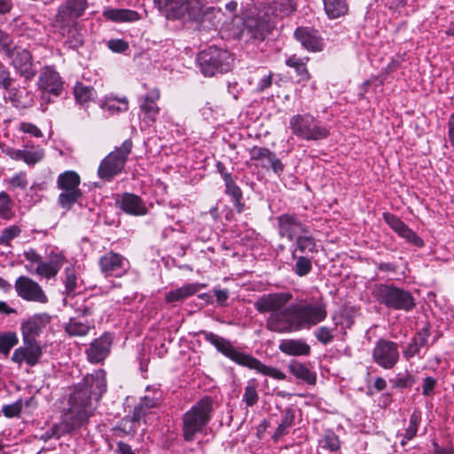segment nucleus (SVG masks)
Returning <instances> with one entry per match:
<instances>
[{
  "label": "nucleus",
  "instance_id": "bf43d9fd",
  "mask_svg": "<svg viewBox=\"0 0 454 454\" xmlns=\"http://www.w3.org/2000/svg\"><path fill=\"white\" fill-rule=\"evenodd\" d=\"M74 310L79 317H88L94 314L96 308L90 300H84L81 304L75 303Z\"/></svg>",
  "mask_w": 454,
  "mask_h": 454
},
{
  "label": "nucleus",
  "instance_id": "423d86ee",
  "mask_svg": "<svg viewBox=\"0 0 454 454\" xmlns=\"http://www.w3.org/2000/svg\"><path fill=\"white\" fill-rule=\"evenodd\" d=\"M213 402L210 397L200 399L183 417V435L186 442H192L211 419Z\"/></svg>",
  "mask_w": 454,
  "mask_h": 454
},
{
  "label": "nucleus",
  "instance_id": "c03bdc74",
  "mask_svg": "<svg viewBox=\"0 0 454 454\" xmlns=\"http://www.w3.org/2000/svg\"><path fill=\"white\" fill-rule=\"evenodd\" d=\"M101 107L111 114H118L126 112L129 109V103L126 98L121 99L108 98L102 103Z\"/></svg>",
  "mask_w": 454,
  "mask_h": 454
},
{
  "label": "nucleus",
  "instance_id": "864d4df0",
  "mask_svg": "<svg viewBox=\"0 0 454 454\" xmlns=\"http://www.w3.org/2000/svg\"><path fill=\"white\" fill-rule=\"evenodd\" d=\"M322 448L330 451H337L340 448V442L338 435L332 430H327L320 440Z\"/></svg>",
  "mask_w": 454,
  "mask_h": 454
},
{
  "label": "nucleus",
  "instance_id": "4468645a",
  "mask_svg": "<svg viewBox=\"0 0 454 454\" xmlns=\"http://www.w3.org/2000/svg\"><path fill=\"white\" fill-rule=\"evenodd\" d=\"M88 8L87 0H67L58 9L55 16V26L77 25V20Z\"/></svg>",
  "mask_w": 454,
  "mask_h": 454
},
{
  "label": "nucleus",
  "instance_id": "13d9d810",
  "mask_svg": "<svg viewBox=\"0 0 454 454\" xmlns=\"http://www.w3.org/2000/svg\"><path fill=\"white\" fill-rule=\"evenodd\" d=\"M8 184L12 189H26L28 185L27 173L23 171L17 173L8 180Z\"/></svg>",
  "mask_w": 454,
  "mask_h": 454
},
{
  "label": "nucleus",
  "instance_id": "2eb2a0df",
  "mask_svg": "<svg viewBox=\"0 0 454 454\" xmlns=\"http://www.w3.org/2000/svg\"><path fill=\"white\" fill-rule=\"evenodd\" d=\"M17 294L25 301L45 304L48 297L42 286L32 278L20 276L14 285Z\"/></svg>",
  "mask_w": 454,
  "mask_h": 454
},
{
  "label": "nucleus",
  "instance_id": "338daca9",
  "mask_svg": "<svg viewBox=\"0 0 454 454\" xmlns=\"http://www.w3.org/2000/svg\"><path fill=\"white\" fill-rule=\"evenodd\" d=\"M148 411H149L142 404V403L139 402V403L135 406L130 417L133 420L138 423L143 418L146 416Z\"/></svg>",
  "mask_w": 454,
  "mask_h": 454
},
{
  "label": "nucleus",
  "instance_id": "8fccbe9b",
  "mask_svg": "<svg viewBox=\"0 0 454 454\" xmlns=\"http://www.w3.org/2000/svg\"><path fill=\"white\" fill-rule=\"evenodd\" d=\"M393 388H409L416 382L415 377L409 372H400L395 377L390 380Z\"/></svg>",
  "mask_w": 454,
  "mask_h": 454
},
{
  "label": "nucleus",
  "instance_id": "58836bf2",
  "mask_svg": "<svg viewBox=\"0 0 454 454\" xmlns=\"http://www.w3.org/2000/svg\"><path fill=\"white\" fill-rule=\"evenodd\" d=\"M308 58L301 59L298 58L295 55L289 57L286 60V65L294 68L299 76L298 82H308L310 78V74L306 67V62Z\"/></svg>",
  "mask_w": 454,
  "mask_h": 454
},
{
  "label": "nucleus",
  "instance_id": "393cba45",
  "mask_svg": "<svg viewBox=\"0 0 454 454\" xmlns=\"http://www.w3.org/2000/svg\"><path fill=\"white\" fill-rule=\"evenodd\" d=\"M51 321V316L46 312L35 314L21 324L23 338L35 339Z\"/></svg>",
  "mask_w": 454,
  "mask_h": 454
},
{
  "label": "nucleus",
  "instance_id": "79ce46f5",
  "mask_svg": "<svg viewBox=\"0 0 454 454\" xmlns=\"http://www.w3.org/2000/svg\"><path fill=\"white\" fill-rule=\"evenodd\" d=\"M289 370L297 379L302 380L309 384H314L316 382V374L301 363L295 362L291 364Z\"/></svg>",
  "mask_w": 454,
  "mask_h": 454
},
{
  "label": "nucleus",
  "instance_id": "ea45409f",
  "mask_svg": "<svg viewBox=\"0 0 454 454\" xmlns=\"http://www.w3.org/2000/svg\"><path fill=\"white\" fill-rule=\"evenodd\" d=\"M137 422L133 420L129 415L125 416L121 419L119 424L113 428L114 435L117 437H125L127 435L134 437L137 430Z\"/></svg>",
  "mask_w": 454,
  "mask_h": 454
},
{
  "label": "nucleus",
  "instance_id": "9d476101",
  "mask_svg": "<svg viewBox=\"0 0 454 454\" xmlns=\"http://www.w3.org/2000/svg\"><path fill=\"white\" fill-rule=\"evenodd\" d=\"M80 176L74 170H67L59 175L57 186L62 192L58 197L59 205L69 210L82 198V192L79 188Z\"/></svg>",
  "mask_w": 454,
  "mask_h": 454
},
{
  "label": "nucleus",
  "instance_id": "a18cd8bd",
  "mask_svg": "<svg viewBox=\"0 0 454 454\" xmlns=\"http://www.w3.org/2000/svg\"><path fill=\"white\" fill-rule=\"evenodd\" d=\"M295 264L293 266L292 270L298 277H305L312 270V262L308 256L300 255L295 254Z\"/></svg>",
  "mask_w": 454,
  "mask_h": 454
},
{
  "label": "nucleus",
  "instance_id": "f03ea898",
  "mask_svg": "<svg viewBox=\"0 0 454 454\" xmlns=\"http://www.w3.org/2000/svg\"><path fill=\"white\" fill-rule=\"evenodd\" d=\"M106 388V372L103 369L87 374L71 394L68 409L76 416H86L87 424L95 409L92 401L98 403Z\"/></svg>",
  "mask_w": 454,
  "mask_h": 454
},
{
  "label": "nucleus",
  "instance_id": "de8ad7c7",
  "mask_svg": "<svg viewBox=\"0 0 454 454\" xmlns=\"http://www.w3.org/2000/svg\"><path fill=\"white\" fill-rule=\"evenodd\" d=\"M19 342L18 336L13 332L0 333V353L7 356L11 349Z\"/></svg>",
  "mask_w": 454,
  "mask_h": 454
},
{
  "label": "nucleus",
  "instance_id": "6ab92c4d",
  "mask_svg": "<svg viewBox=\"0 0 454 454\" xmlns=\"http://www.w3.org/2000/svg\"><path fill=\"white\" fill-rule=\"evenodd\" d=\"M12 59V64L17 73L24 77L26 81H31L36 74V70L34 68L32 55L29 51L14 50L11 47L9 54H5Z\"/></svg>",
  "mask_w": 454,
  "mask_h": 454
},
{
  "label": "nucleus",
  "instance_id": "6e6d98bb",
  "mask_svg": "<svg viewBox=\"0 0 454 454\" xmlns=\"http://www.w3.org/2000/svg\"><path fill=\"white\" fill-rule=\"evenodd\" d=\"M421 421V413L419 411H413L410 416L409 426L405 429L404 437L406 440L413 439L418 432L419 425Z\"/></svg>",
  "mask_w": 454,
  "mask_h": 454
},
{
  "label": "nucleus",
  "instance_id": "680f3d73",
  "mask_svg": "<svg viewBox=\"0 0 454 454\" xmlns=\"http://www.w3.org/2000/svg\"><path fill=\"white\" fill-rule=\"evenodd\" d=\"M22 409V401L18 400L3 407V413L8 418L18 416Z\"/></svg>",
  "mask_w": 454,
  "mask_h": 454
},
{
  "label": "nucleus",
  "instance_id": "49530a36",
  "mask_svg": "<svg viewBox=\"0 0 454 454\" xmlns=\"http://www.w3.org/2000/svg\"><path fill=\"white\" fill-rule=\"evenodd\" d=\"M44 157V151L39 145L26 146L24 149L23 161L29 166H34L40 162Z\"/></svg>",
  "mask_w": 454,
  "mask_h": 454
},
{
  "label": "nucleus",
  "instance_id": "5fc2aeb1",
  "mask_svg": "<svg viewBox=\"0 0 454 454\" xmlns=\"http://www.w3.org/2000/svg\"><path fill=\"white\" fill-rule=\"evenodd\" d=\"M12 201L5 192H0V218L9 220L13 216Z\"/></svg>",
  "mask_w": 454,
  "mask_h": 454
},
{
  "label": "nucleus",
  "instance_id": "6e6552de",
  "mask_svg": "<svg viewBox=\"0 0 454 454\" xmlns=\"http://www.w3.org/2000/svg\"><path fill=\"white\" fill-rule=\"evenodd\" d=\"M200 72L205 76H214L218 73H227L233 61L231 53L215 46H209L197 58Z\"/></svg>",
  "mask_w": 454,
  "mask_h": 454
},
{
  "label": "nucleus",
  "instance_id": "c85d7f7f",
  "mask_svg": "<svg viewBox=\"0 0 454 454\" xmlns=\"http://www.w3.org/2000/svg\"><path fill=\"white\" fill-rule=\"evenodd\" d=\"M59 34L65 39L64 44L71 49L77 50L83 45V36L78 29L77 25H59L56 26Z\"/></svg>",
  "mask_w": 454,
  "mask_h": 454
},
{
  "label": "nucleus",
  "instance_id": "603ef678",
  "mask_svg": "<svg viewBox=\"0 0 454 454\" xmlns=\"http://www.w3.org/2000/svg\"><path fill=\"white\" fill-rule=\"evenodd\" d=\"M13 79L11 77L9 70L0 61V87L10 93L12 101H15V89L12 88Z\"/></svg>",
  "mask_w": 454,
  "mask_h": 454
},
{
  "label": "nucleus",
  "instance_id": "f3484780",
  "mask_svg": "<svg viewBox=\"0 0 454 454\" xmlns=\"http://www.w3.org/2000/svg\"><path fill=\"white\" fill-rule=\"evenodd\" d=\"M42 355V348L35 339L23 338V345L14 350L12 361L18 364L26 362L27 365L35 366Z\"/></svg>",
  "mask_w": 454,
  "mask_h": 454
},
{
  "label": "nucleus",
  "instance_id": "ddd939ff",
  "mask_svg": "<svg viewBox=\"0 0 454 454\" xmlns=\"http://www.w3.org/2000/svg\"><path fill=\"white\" fill-rule=\"evenodd\" d=\"M84 425H86V416H76L75 413L67 409L63 412L60 422L53 425L50 430L46 431L43 438L45 441L51 438L59 439L65 434H72Z\"/></svg>",
  "mask_w": 454,
  "mask_h": 454
},
{
  "label": "nucleus",
  "instance_id": "b1692460",
  "mask_svg": "<svg viewBox=\"0 0 454 454\" xmlns=\"http://www.w3.org/2000/svg\"><path fill=\"white\" fill-rule=\"evenodd\" d=\"M294 37L308 51L318 52L324 49L323 39L314 28L299 27L294 31Z\"/></svg>",
  "mask_w": 454,
  "mask_h": 454
},
{
  "label": "nucleus",
  "instance_id": "37998d69",
  "mask_svg": "<svg viewBox=\"0 0 454 454\" xmlns=\"http://www.w3.org/2000/svg\"><path fill=\"white\" fill-rule=\"evenodd\" d=\"M258 387L259 384L255 379H250L247 382L242 400L247 407H253L259 401V395L257 391Z\"/></svg>",
  "mask_w": 454,
  "mask_h": 454
},
{
  "label": "nucleus",
  "instance_id": "774afa93",
  "mask_svg": "<svg viewBox=\"0 0 454 454\" xmlns=\"http://www.w3.org/2000/svg\"><path fill=\"white\" fill-rule=\"evenodd\" d=\"M447 137L450 145L454 147V112L450 114L447 121Z\"/></svg>",
  "mask_w": 454,
  "mask_h": 454
},
{
  "label": "nucleus",
  "instance_id": "cd10ccee",
  "mask_svg": "<svg viewBox=\"0 0 454 454\" xmlns=\"http://www.w3.org/2000/svg\"><path fill=\"white\" fill-rule=\"evenodd\" d=\"M294 10L293 0H271L264 4L262 12L272 22L273 19L288 16Z\"/></svg>",
  "mask_w": 454,
  "mask_h": 454
},
{
  "label": "nucleus",
  "instance_id": "a211bd4d",
  "mask_svg": "<svg viewBox=\"0 0 454 454\" xmlns=\"http://www.w3.org/2000/svg\"><path fill=\"white\" fill-rule=\"evenodd\" d=\"M128 261L120 254L108 252L99 259V267L106 277L120 278L128 270Z\"/></svg>",
  "mask_w": 454,
  "mask_h": 454
},
{
  "label": "nucleus",
  "instance_id": "4c0bfd02",
  "mask_svg": "<svg viewBox=\"0 0 454 454\" xmlns=\"http://www.w3.org/2000/svg\"><path fill=\"white\" fill-rule=\"evenodd\" d=\"M294 419L295 415L293 408L287 407L282 411L281 423L278 425L273 434L275 442L288 433V429L294 424Z\"/></svg>",
  "mask_w": 454,
  "mask_h": 454
},
{
  "label": "nucleus",
  "instance_id": "473e14b6",
  "mask_svg": "<svg viewBox=\"0 0 454 454\" xmlns=\"http://www.w3.org/2000/svg\"><path fill=\"white\" fill-rule=\"evenodd\" d=\"M293 242L294 245L291 249L292 258H295L297 252L301 254H315L318 252L317 241L310 231L298 236Z\"/></svg>",
  "mask_w": 454,
  "mask_h": 454
},
{
  "label": "nucleus",
  "instance_id": "9b49d317",
  "mask_svg": "<svg viewBox=\"0 0 454 454\" xmlns=\"http://www.w3.org/2000/svg\"><path fill=\"white\" fill-rule=\"evenodd\" d=\"M278 234L282 239L294 241L298 236L309 232V226L295 213H285L277 218Z\"/></svg>",
  "mask_w": 454,
  "mask_h": 454
},
{
  "label": "nucleus",
  "instance_id": "2f4dec72",
  "mask_svg": "<svg viewBox=\"0 0 454 454\" xmlns=\"http://www.w3.org/2000/svg\"><path fill=\"white\" fill-rule=\"evenodd\" d=\"M278 349L293 356H309L310 354L309 345L302 339H285L278 345Z\"/></svg>",
  "mask_w": 454,
  "mask_h": 454
},
{
  "label": "nucleus",
  "instance_id": "a19ab883",
  "mask_svg": "<svg viewBox=\"0 0 454 454\" xmlns=\"http://www.w3.org/2000/svg\"><path fill=\"white\" fill-rule=\"evenodd\" d=\"M74 96L76 102L80 105H85L97 98V92L92 86L77 82L74 88Z\"/></svg>",
  "mask_w": 454,
  "mask_h": 454
},
{
  "label": "nucleus",
  "instance_id": "f257e3e1",
  "mask_svg": "<svg viewBox=\"0 0 454 454\" xmlns=\"http://www.w3.org/2000/svg\"><path fill=\"white\" fill-rule=\"evenodd\" d=\"M290 292L264 294L254 302L260 314L270 313L266 319V328L278 333H288L315 325L326 317V310L322 306L291 304Z\"/></svg>",
  "mask_w": 454,
  "mask_h": 454
},
{
  "label": "nucleus",
  "instance_id": "1a4fd4ad",
  "mask_svg": "<svg viewBox=\"0 0 454 454\" xmlns=\"http://www.w3.org/2000/svg\"><path fill=\"white\" fill-rule=\"evenodd\" d=\"M132 147L133 143L131 139H126L121 146L116 147L106 155L98 166V177L104 181L110 182L114 176L121 174L132 151Z\"/></svg>",
  "mask_w": 454,
  "mask_h": 454
},
{
  "label": "nucleus",
  "instance_id": "aec40b11",
  "mask_svg": "<svg viewBox=\"0 0 454 454\" xmlns=\"http://www.w3.org/2000/svg\"><path fill=\"white\" fill-rule=\"evenodd\" d=\"M113 341L114 335L110 333H105L95 339L85 351L88 361L91 364L104 362L110 354Z\"/></svg>",
  "mask_w": 454,
  "mask_h": 454
},
{
  "label": "nucleus",
  "instance_id": "bb28decb",
  "mask_svg": "<svg viewBox=\"0 0 454 454\" xmlns=\"http://www.w3.org/2000/svg\"><path fill=\"white\" fill-rule=\"evenodd\" d=\"M116 205L128 215L141 216L147 214V207L143 200L134 193H123L116 200Z\"/></svg>",
  "mask_w": 454,
  "mask_h": 454
},
{
  "label": "nucleus",
  "instance_id": "0e129e2a",
  "mask_svg": "<svg viewBox=\"0 0 454 454\" xmlns=\"http://www.w3.org/2000/svg\"><path fill=\"white\" fill-rule=\"evenodd\" d=\"M20 130L24 133H28L35 137H43L41 129L31 122H21L20 124Z\"/></svg>",
  "mask_w": 454,
  "mask_h": 454
},
{
  "label": "nucleus",
  "instance_id": "3c124183",
  "mask_svg": "<svg viewBox=\"0 0 454 454\" xmlns=\"http://www.w3.org/2000/svg\"><path fill=\"white\" fill-rule=\"evenodd\" d=\"M64 284L67 294L74 295L78 286V278L73 266L65 269Z\"/></svg>",
  "mask_w": 454,
  "mask_h": 454
},
{
  "label": "nucleus",
  "instance_id": "7ed1b4c3",
  "mask_svg": "<svg viewBox=\"0 0 454 454\" xmlns=\"http://www.w3.org/2000/svg\"><path fill=\"white\" fill-rule=\"evenodd\" d=\"M200 334L204 337L205 340L212 344L218 352L222 353L236 364L254 370L258 373L271 377L278 380H286V376L282 371L275 367L268 366L262 364L259 359L239 351L229 340L207 331H201Z\"/></svg>",
  "mask_w": 454,
  "mask_h": 454
},
{
  "label": "nucleus",
  "instance_id": "052dcab7",
  "mask_svg": "<svg viewBox=\"0 0 454 454\" xmlns=\"http://www.w3.org/2000/svg\"><path fill=\"white\" fill-rule=\"evenodd\" d=\"M35 272L46 278H53L58 274L56 269H54L49 262H40Z\"/></svg>",
  "mask_w": 454,
  "mask_h": 454
},
{
  "label": "nucleus",
  "instance_id": "4d7b16f0",
  "mask_svg": "<svg viewBox=\"0 0 454 454\" xmlns=\"http://www.w3.org/2000/svg\"><path fill=\"white\" fill-rule=\"evenodd\" d=\"M21 229L18 225H11L4 228L0 234V245L10 246L12 239L19 237Z\"/></svg>",
  "mask_w": 454,
  "mask_h": 454
},
{
  "label": "nucleus",
  "instance_id": "69168bd1",
  "mask_svg": "<svg viewBox=\"0 0 454 454\" xmlns=\"http://www.w3.org/2000/svg\"><path fill=\"white\" fill-rule=\"evenodd\" d=\"M12 44L10 35L0 28V47L4 54H9Z\"/></svg>",
  "mask_w": 454,
  "mask_h": 454
},
{
  "label": "nucleus",
  "instance_id": "dca6fc26",
  "mask_svg": "<svg viewBox=\"0 0 454 454\" xmlns=\"http://www.w3.org/2000/svg\"><path fill=\"white\" fill-rule=\"evenodd\" d=\"M37 84L43 93V98H45L46 95L59 97L63 90V82L59 74L48 66L41 69Z\"/></svg>",
  "mask_w": 454,
  "mask_h": 454
},
{
  "label": "nucleus",
  "instance_id": "09e8293b",
  "mask_svg": "<svg viewBox=\"0 0 454 454\" xmlns=\"http://www.w3.org/2000/svg\"><path fill=\"white\" fill-rule=\"evenodd\" d=\"M339 323L335 322L333 327L321 326L314 331V336L323 345L331 343L335 338V332Z\"/></svg>",
  "mask_w": 454,
  "mask_h": 454
},
{
  "label": "nucleus",
  "instance_id": "39448f33",
  "mask_svg": "<svg viewBox=\"0 0 454 454\" xmlns=\"http://www.w3.org/2000/svg\"><path fill=\"white\" fill-rule=\"evenodd\" d=\"M372 294L380 304L390 309L408 312L416 306L412 294L394 284H376L372 287Z\"/></svg>",
  "mask_w": 454,
  "mask_h": 454
},
{
  "label": "nucleus",
  "instance_id": "4be33fe9",
  "mask_svg": "<svg viewBox=\"0 0 454 454\" xmlns=\"http://www.w3.org/2000/svg\"><path fill=\"white\" fill-rule=\"evenodd\" d=\"M385 223L406 242L417 247H424L423 239L418 236L404 222L395 215L385 212L382 215Z\"/></svg>",
  "mask_w": 454,
  "mask_h": 454
},
{
  "label": "nucleus",
  "instance_id": "c756f323",
  "mask_svg": "<svg viewBox=\"0 0 454 454\" xmlns=\"http://www.w3.org/2000/svg\"><path fill=\"white\" fill-rule=\"evenodd\" d=\"M430 331L427 327L420 329L403 350V357L406 360L419 356L420 349L427 345Z\"/></svg>",
  "mask_w": 454,
  "mask_h": 454
},
{
  "label": "nucleus",
  "instance_id": "20e7f679",
  "mask_svg": "<svg viewBox=\"0 0 454 454\" xmlns=\"http://www.w3.org/2000/svg\"><path fill=\"white\" fill-rule=\"evenodd\" d=\"M162 16L170 20H183L201 23L211 8L204 10L199 3L189 0H153Z\"/></svg>",
  "mask_w": 454,
  "mask_h": 454
},
{
  "label": "nucleus",
  "instance_id": "5701e85b",
  "mask_svg": "<svg viewBox=\"0 0 454 454\" xmlns=\"http://www.w3.org/2000/svg\"><path fill=\"white\" fill-rule=\"evenodd\" d=\"M271 28L272 22L263 14L258 17L249 16L244 20L242 33L251 39L262 41Z\"/></svg>",
  "mask_w": 454,
  "mask_h": 454
},
{
  "label": "nucleus",
  "instance_id": "72a5a7b5",
  "mask_svg": "<svg viewBox=\"0 0 454 454\" xmlns=\"http://www.w3.org/2000/svg\"><path fill=\"white\" fill-rule=\"evenodd\" d=\"M103 16L114 22H130L137 21L140 16L136 11L128 9H112L107 8L103 11Z\"/></svg>",
  "mask_w": 454,
  "mask_h": 454
},
{
  "label": "nucleus",
  "instance_id": "0eeeda50",
  "mask_svg": "<svg viewBox=\"0 0 454 454\" xmlns=\"http://www.w3.org/2000/svg\"><path fill=\"white\" fill-rule=\"evenodd\" d=\"M289 127L295 137L306 141L322 140L330 135L329 129L310 114L294 115Z\"/></svg>",
  "mask_w": 454,
  "mask_h": 454
},
{
  "label": "nucleus",
  "instance_id": "f704fd0d",
  "mask_svg": "<svg viewBox=\"0 0 454 454\" xmlns=\"http://www.w3.org/2000/svg\"><path fill=\"white\" fill-rule=\"evenodd\" d=\"M92 326V322L81 321L78 317H71L65 325V331L70 336H85Z\"/></svg>",
  "mask_w": 454,
  "mask_h": 454
},
{
  "label": "nucleus",
  "instance_id": "a878e982",
  "mask_svg": "<svg viewBox=\"0 0 454 454\" xmlns=\"http://www.w3.org/2000/svg\"><path fill=\"white\" fill-rule=\"evenodd\" d=\"M160 90L153 89L143 98L140 104V110L143 114V121L148 126L154 123L160 113V108L156 102L160 98Z\"/></svg>",
  "mask_w": 454,
  "mask_h": 454
},
{
  "label": "nucleus",
  "instance_id": "412c9836",
  "mask_svg": "<svg viewBox=\"0 0 454 454\" xmlns=\"http://www.w3.org/2000/svg\"><path fill=\"white\" fill-rule=\"evenodd\" d=\"M250 159L257 161V166L269 170L271 169L278 176L284 171V164L277 155L266 147L254 146L250 151Z\"/></svg>",
  "mask_w": 454,
  "mask_h": 454
},
{
  "label": "nucleus",
  "instance_id": "e2e57ef3",
  "mask_svg": "<svg viewBox=\"0 0 454 454\" xmlns=\"http://www.w3.org/2000/svg\"><path fill=\"white\" fill-rule=\"evenodd\" d=\"M436 386V380L433 377H426L422 382V394L425 396L434 395V390Z\"/></svg>",
  "mask_w": 454,
  "mask_h": 454
},
{
  "label": "nucleus",
  "instance_id": "7c9ffc66",
  "mask_svg": "<svg viewBox=\"0 0 454 454\" xmlns=\"http://www.w3.org/2000/svg\"><path fill=\"white\" fill-rule=\"evenodd\" d=\"M206 284L188 283L183 286L168 291L165 295V301L168 303L182 301L193 294H197L200 289L205 288Z\"/></svg>",
  "mask_w": 454,
  "mask_h": 454
},
{
  "label": "nucleus",
  "instance_id": "c9c22d12",
  "mask_svg": "<svg viewBox=\"0 0 454 454\" xmlns=\"http://www.w3.org/2000/svg\"><path fill=\"white\" fill-rule=\"evenodd\" d=\"M325 13L330 19L344 16L348 12V0H323Z\"/></svg>",
  "mask_w": 454,
  "mask_h": 454
},
{
  "label": "nucleus",
  "instance_id": "f8f14e48",
  "mask_svg": "<svg viewBox=\"0 0 454 454\" xmlns=\"http://www.w3.org/2000/svg\"><path fill=\"white\" fill-rule=\"evenodd\" d=\"M372 361L385 370L393 369L399 361L397 343L380 339L372 351Z\"/></svg>",
  "mask_w": 454,
  "mask_h": 454
},
{
  "label": "nucleus",
  "instance_id": "e433bc0d",
  "mask_svg": "<svg viewBox=\"0 0 454 454\" xmlns=\"http://www.w3.org/2000/svg\"><path fill=\"white\" fill-rule=\"evenodd\" d=\"M225 193L231 197L234 207L239 213L243 211L244 205L241 202L243 194L240 188L236 184L231 176H225Z\"/></svg>",
  "mask_w": 454,
  "mask_h": 454
}]
</instances>
